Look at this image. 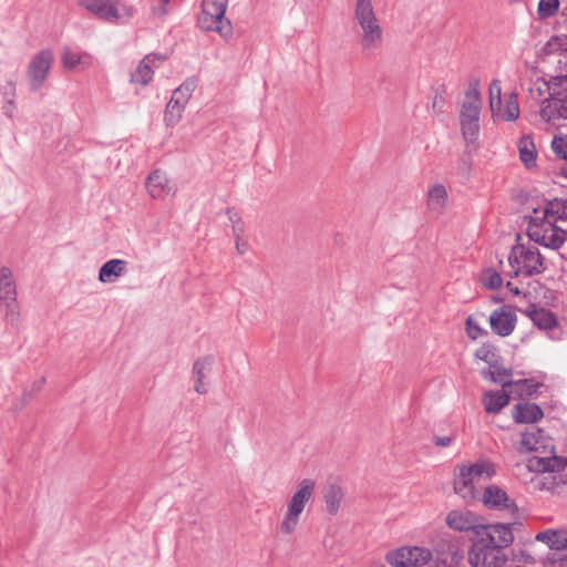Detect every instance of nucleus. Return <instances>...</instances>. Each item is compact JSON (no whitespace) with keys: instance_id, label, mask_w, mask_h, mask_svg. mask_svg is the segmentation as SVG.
I'll use <instances>...</instances> for the list:
<instances>
[{"instance_id":"22","label":"nucleus","mask_w":567,"mask_h":567,"mask_svg":"<svg viewBox=\"0 0 567 567\" xmlns=\"http://www.w3.org/2000/svg\"><path fill=\"white\" fill-rule=\"evenodd\" d=\"M536 540L546 544L554 553H564L567 549V530L546 529L536 535Z\"/></svg>"},{"instance_id":"26","label":"nucleus","mask_w":567,"mask_h":567,"mask_svg":"<svg viewBox=\"0 0 567 567\" xmlns=\"http://www.w3.org/2000/svg\"><path fill=\"white\" fill-rule=\"evenodd\" d=\"M464 466V471H467L470 475L475 480H488L496 474V468L493 462L487 458H480L472 464H461Z\"/></svg>"},{"instance_id":"16","label":"nucleus","mask_w":567,"mask_h":567,"mask_svg":"<svg viewBox=\"0 0 567 567\" xmlns=\"http://www.w3.org/2000/svg\"><path fill=\"white\" fill-rule=\"evenodd\" d=\"M164 60H166V56L157 53L145 55L131 74V82L143 86L147 85L153 79L154 68H158Z\"/></svg>"},{"instance_id":"57","label":"nucleus","mask_w":567,"mask_h":567,"mask_svg":"<svg viewBox=\"0 0 567 567\" xmlns=\"http://www.w3.org/2000/svg\"><path fill=\"white\" fill-rule=\"evenodd\" d=\"M522 558L526 563H533L534 561V558L529 554H526V553H522Z\"/></svg>"},{"instance_id":"46","label":"nucleus","mask_w":567,"mask_h":567,"mask_svg":"<svg viewBox=\"0 0 567 567\" xmlns=\"http://www.w3.org/2000/svg\"><path fill=\"white\" fill-rule=\"evenodd\" d=\"M489 93V104L493 105V101L501 103L502 102V86L499 80H493L488 87Z\"/></svg>"},{"instance_id":"36","label":"nucleus","mask_w":567,"mask_h":567,"mask_svg":"<svg viewBox=\"0 0 567 567\" xmlns=\"http://www.w3.org/2000/svg\"><path fill=\"white\" fill-rule=\"evenodd\" d=\"M519 157L526 167L536 165V152L530 137L524 136L518 142Z\"/></svg>"},{"instance_id":"45","label":"nucleus","mask_w":567,"mask_h":567,"mask_svg":"<svg viewBox=\"0 0 567 567\" xmlns=\"http://www.w3.org/2000/svg\"><path fill=\"white\" fill-rule=\"evenodd\" d=\"M551 147L558 157L567 159V136L554 137Z\"/></svg>"},{"instance_id":"52","label":"nucleus","mask_w":567,"mask_h":567,"mask_svg":"<svg viewBox=\"0 0 567 567\" xmlns=\"http://www.w3.org/2000/svg\"><path fill=\"white\" fill-rule=\"evenodd\" d=\"M454 441V436L451 435H444V436H434L433 442L436 446L440 447H446L451 445V443Z\"/></svg>"},{"instance_id":"38","label":"nucleus","mask_w":567,"mask_h":567,"mask_svg":"<svg viewBox=\"0 0 567 567\" xmlns=\"http://www.w3.org/2000/svg\"><path fill=\"white\" fill-rule=\"evenodd\" d=\"M185 107H186L185 105L179 104V103L175 104L173 100H169L166 105L165 115H164V121H165L166 125H168V126L176 125L181 121Z\"/></svg>"},{"instance_id":"42","label":"nucleus","mask_w":567,"mask_h":567,"mask_svg":"<svg viewBox=\"0 0 567 567\" xmlns=\"http://www.w3.org/2000/svg\"><path fill=\"white\" fill-rule=\"evenodd\" d=\"M475 358L488 363L491 367V363H495V348L491 344H483L481 348H478L475 352Z\"/></svg>"},{"instance_id":"31","label":"nucleus","mask_w":567,"mask_h":567,"mask_svg":"<svg viewBox=\"0 0 567 567\" xmlns=\"http://www.w3.org/2000/svg\"><path fill=\"white\" fill-rule=\"evenodd\" d=\"M213 363L212 357H205L197 359L193 364V373L195 377V391L198 394H205L207 392L204 385L205 372Z\"/></svg>"},{"instance_id":"37","label":"nucleus","mask_w":567,"mask_h":567,"mask_svg":"<svg viewBox=\"0 0 567 567\" xmlns=\"http://www.w3.org/2000/svg\"><path fill=\"white\" fill-rule=\"evenodd\" d=\"M539 433L540 431L523 433L517 446V451L519 453H530L537 451L539 444Z\"/></svg>"},{"instance_id":"48","label":"nucleus","mask_w":567,"mask_h":567,"mask_svg":"<svg viewBox=\"0 0 567 567\" xmlns=\"http://www.w3.org/2000/svg\"><path fill=\"white\" fill-rule=\"evenodd\" d=\"M567 466V458L564 457H554L553 460H548V466L546 470L555 472L564 470Z\"/></svg>"},{"instance_id":"28","label":"nucleus","mask_w":567,"mask_h":567,"mask_svg":"<svg viewBox=\"0 0 567 567\" xmlns=\"http://www.w3.org/2000/svg\"><path fill=\"white\" fill-rule=\"evenodd\" d=\"M379 19L372 0H357L353 8V20L358 25L369 23L372 20Z\"/></svg>"},{"instance_id":"59","label":"nucleus","mask_w":567,"mask_h":567,"mask_svg":"<svg viewBox=\"0 0 567 567\" xmlns=\"http://www.w3.org/2000/svg\"><path fill=\"white\" fill-rule=\"evenodd\" d=\"M44 382H45V379H44V378H42V379H40V380L35 383V385H37L38 390H40V389H41V386L43 385V383H44Z\"/></svg>"},{"instance_id":"51","label":"nucleus","mask_w":567,"mask_h":567,"mask_svg":"<svg viewBox=\"0 0 567 567\" xmlns=\"http://www.w3.org/2000/svg\"><path fill=\"white\" fill-rule=\"evenodd\" d=\"M16 109H17V105H16L14 100L4 101L2 111L8 118L12 120L14 117Z\"/></svg>"},{"instance_id":"43","label":"nucleus","mask_w":567,"mask_h":567,"mask_svg":"<svg viewBox=\"0 0 567 567\" xmlns=\"http://www.w3.org/2000/svg\"><path fill=\"white\" fill-rule=\"evenodd\" d=\"M466 334L470 339L476 340L480 336L487 334V331L481 328V326L470 316L465 321Z\"/></svg>"},{"instance_id":"58","label":"nucleus","mask_w":567,"mask_h":567,"mask_svg":"<svg viewBox=\"0 0 567 567\" xmlns=\"http://www.w3.org/2000/svg\"><path fill=\"white\" fill-rule=\"evenodd\" d=\"M507 287L509 288V290H511L514 295H519V293H520L519 289H518L517 287H513V286H512V282H509V281L507 282Z\"/></svg>"},{"instance_id":"33","label":"nucleus","mask_w":567,"mask_h":567,"mask_svg":"<svg viewBox=\"0 0 567 567\" xmlns=\"http://www.w3.org/2000/svg\"><path fill=\"white\" fill-rule=\"evenodd\" d=\"M196 86L197 81L194 78L187 79L174 90L171 100H173L175 104L179 103L186 106Z\"/></svg>"},{"instance_id":"13","label":"nucleus","mask_w":567,"mask_h":567,"mask_svg":"<svg viewBox=\"0 0 567 567\" xmlns=\"http://www.w3.org/2000/svg\"><path fill=\"white\" fill-rule=\"evenodd\" d=\"M359 44L361 53L371 56L381 48L383 42V28L379 19L359 25Z\"/></svg>"},{"instance_id":"35","label":"nucleus","mask_w":567,"mask_h":567,"mask_svg":"<svg viewBox=\"0 0 567 567\" xmlns=\"http://www.w3.org/2000/svg\"><path fill=\"white\" fill-rule=\"evenodd\" d=\"M462 136L465 141L466 148L475 151L478 148V136H480V122L460 124Z\"/></svg>"},{"instance_id":"1","label":"nucleus","mask_w":567,"mask_h":567,"mask_svg":"<svg viewBox=\"0 0 567 567\" xmlns=\"http://www.w3.org/2000/svg\"><path fill=\"white\" fill-rule=\"evenodd\" d=\"M514 542L511 524H489L487 529L474 537L467 553L471 567H503L507 561L505 549Z\"/></svg>"},{"instance_id":"24","label":"nucleus","mask_w":567,"mask_h":567,"mask_svg":"<svg viewBox=\"0 0 567 567\" xmlns=\"http://www.w3.org/2000/svg\"><path fill=\"white\" fill-rule=\"evenodd\" d=\"M127 261L124 259H111L106 261L99 270V280L101 282H113L114 279L126 272Z\"/></svg>"},{"instance_id":"12","label":"nucleus","mask_w":567,"mask_h":567,"mask_svg":"<svg viewBox=\"0 0 567 567\" xmlns=\"http://www.w3.org/2000/svg\"><path fill=\"white\" fill-rule=\"evenodd\" d=\"M435 559L432 560L435 567H456L463 559V551L452 536L446 535L435 545Z\"/></svg>"},{"instance_id":"39","label":"nucleus","mask_w":567,"mask_h":567,"mask_svg":"<svg viewBox=\"0 0 567 567\" xmlns=\"http://www.w3.org/2000/svg\"><path fill=\"white\" fill-rule=\"evenodd\" d=\"M528 91L533 97H542L545 94H548V97H551V78L549 80H544L538 76L532 81Z\"/></svg>"},{"instance_id":"30","label":"nucleus","mask_w":567,"mask_h":567,"mask_svg":"<svg viewBox=\"0 0 567 567\" xmlns=\"http://www.w3.org/2000/svg\"><path fill=\"white\" fill-rule=\"evenodd\" d=\"M539 209L544 217H550L555 221L567 220V197L554 198Z\"/></svg>"},{"instance_id":"29","label":"nucleus","mask_w":567,"mask_h":567,"mask_svg":"<svg viewBox=\"0 0 567 567\" xmlns=\"http://www.w3.org/2000/svg\"><path fill=\"white\" fill-rule=\"evenodd\" d=\"M343 498V491L337 484H328L323 489V501L326 503L327 512L330 515H336L340 508Z\"/></svg>"},{"instance_id":"40","label":"nucleus","mask_w":567,"mask_h":567,"mask_svg":"<svg viewBox=\"0 0 567 567\" xmlns=\"http://www.w3.org/2000/svg\"><path fill=\"white\" fill-rule=\"evenodd\" d=\"M559 0H539L537 14L540 20L555 16L559 10Z\"/></svg>"},{"instance_id":"44","label":"nucleus","mask_w":567,"mask_h":567,"mask_svg":"<svg viewBox=\"0 0 567 567\" xmlns=\"http://www.w3.org/2000/svg\"><path fill=\"white\" fill-rule=\"evenodd\" d=\"M543 565L544 567H567V553H553Z\"/></svg>"},{"instance_id":"8","label":"nucleus","mask_w":567,"mask_h":567,"mask_svg":"<svg viewBox=\"0 0 567 567\" xmlns=\"http://www.w3.org/2000/svg\"><path fill=\"white\" fill-rule=\"evenodd\" d=\"M17 285L13 272L9 267L0 269V306L3 309L4 320L12 327L20 321V307L17 300Z\"/></svg>"},{"instance_id":"47","label":"nucleus","mask_w":567,"mask_h":567,"mask_svg":"<svg viewBox=\"0 0 567 567\" xmlns=\"http://www.w3.org/2000/svg\"><path fill=\"white\" fill-rule=\"evenodd\" d=\"M515 384L519 386L520 390L528 395H533L534 393H536L537 389L540 386L538 383H532L527 379L516 381Z\"/></svg>"},{"instance_id":"11","label":"nucleus","mask_w":567,"mask_h":567,"mask_svg":"<svg viewBox=\"0 0 567 567\" xmlns=\"http://www.w3.org/2000/svg\"><path fill=\"white\" fill-rule=\"evenodd\" d=\"M446 525L456 532H472L475 537L487 529L489 524H484L483 518L467 509H453L447 513Z\"/></svg>"},{"instance_id":"14","label":"nucleus","mask_w":567,"mask_h":567,"mask_svg":"<svg viewBox=\"0 0 567 567\" xmlns=\"http://www.w3.org/2000/svg\"><path fill=\"white\" fill-rule=\"evenodd\" d=\"M482 99L478 83H470L461 105L460 124L480 122Z\"/></svg>"},{"instance_id":"17","label":"nucleus","mask_w":567,"mask_h":567,"mask_svg":"<svg viewBox=\"0 0 567 567\" xmlns=\"http://www.w3.org/2000/svg\"><path fill=\"white\" fill-rule=\"evenodd\" d=\"M145 185L148 194L154 199H163L167 195L175 193L174 187L169 184L167 175L159 169H155L148 175Z\"/></svg>"},{"instance_id":"27","label":"nucleus","mask_w":567,"mask_h":567,"mask_svg":"<svg viewBox=\"0 0 567 567\" xmlns=\"http://www.w3.org/2000/svg\"><path fill=\"white\" fill-rule=\"evenodd\" d=\"M482 374L485 379H491L492 382L501 384L503 389L513 384L512 371L497 362L491 363V367H488V369H484Z\"/></svg>"},{"instance_id":"23","label":"nucleus","mask_w":567,"mask_h":567,"mask_svg":"<svg viewBox=\"0 0 567 567\" xmlns=\"http://www.w3.org/2000/svg\"><path fill=\"white\" fill-rule=\"evenodd\" d=\"M524 313L542 330L553 329L557 326V318L550 310L532 306Z\"/></svg>"},{"instance_id":"20","label":"nucleus","mask_w":567,"mask_h":567,"mask_svg":"<svg viewBox=\"0 0 567 567\" xmlns=\"http://www.w3.org/2000/svg\"><path fill=\"white\" fill-rule=\"evenodd\" d=\"M62 66L69 71L76 69L85 70L92 66L93 58L87 52H76L65 47L61 54Z\"/></svg>"},{"instance_id":"2","label":"nucleus","mask_w":567,"mask_h":567,"mask_svg":"<svg viewBox=\"0 0 567 567\" xmlns=\"http://www.w3.org/2000/svg\"><path fill=\"white\" fill-rule=\"evenodd\" d=\"M527 235L530 240L550 249H559L567 239V231L556 225L550 217H544L540 209L534 208L529 216Z\"/></svg>"},{"instance_id":"25","label":"nucleus","mask_w":567,"mask_h":567,"mask_svg":"<svg viewBox=\"0 0 567 567\" xmlns=\"http://www.w3.org/2000/svg\"><path fill=\"white\" fill-rule=\"evenodd\" d=\"M509 400L508 393L503 389L502 391L485 392L482 402L487 413L496 414L509 403Z\"/></svg>"},{"instance_id":"15","label":"nucleus","mask_w":567,"mask_h":567,"mask_svg":"<svg viewBox=\"0 0 567 567\" xmlns=\"http://www.w3.org/2000/svg\"><path fill=\"white\" fill-rule=\"evenodd\" d=\"M517 317L509 306L495 309L489 316L492 331L499 337H508L516 327Z\"/></svg>"},{"instance_id":"19","label":"nucleus","mask_w":567,"mask_h":567,"mask_svg":"<svg viewBox=\"0 0 567 567\" xmlns=\"http://www.w3.org/2000/svg\"><path fill=\"white\" fill-rule=\"evenodd\" d=\"M475 480L464 471V466L461 464L455 466L453 487L454 492L460 495L463 499L470 501L475 498Z\"/></svg>"},{"instance_id":"4","label":"nucleus","mask_w":567,"mask_h":567,"mask_svg":"<svg viewBox=\"0 0 567 567\" xmlns=\"http://www.w3.org/2000/svg\"><path fill=\"white\" fill-rule=\"evenodd\" d=\"M315 488L316 483L310 478H305L299 483L298 489L288 501L287 512L280 523V532L284 535H291L296 530L300 515L307 503L311 499Z\"/></svg>"},{"instance_id":"56","label":"nucleus","mask_w":567,"mask_h":567,"mask_svg":"<svg viewBox=\"0 0 567 567\" xmlns=\"http://www.w3.org/2000/svg\"><path fill=\"white\" fill-rule=\"evenodd\" d=\"M159 3V8L156 11L159 16H165L168 12L167 6L171 2V0H157Z\"/></svg>"},{"instance_id":"3","label":"nucleus","mask_w":567,"mask_h":567,"mask_svg":"<svg viewBox=\"0 0 567 567\" xmlns=\"http://www.w3.org/2000/svg\"><path fill=\"white\" fill-rule=\"evenodd\" d=\"M228 0H203L198 16V27L205 32H217L228 40L233 35L231 22L225 18Z\"/></svg>"},{"instance_id":"9","label":"nucleus","mask_w":567,"mask_h":567,"mask_svg":"<svg viewBox=\"0 0 567 567\" xmlns=\"http://www.w3.org/2000/svg\"><path fill=\"white\" fill-rule=\"evenodd\" d=\"M393 567H421L432 561V551L419 546H403L385 556Z\"/></svg>"},{"instance_id":"34","label":"nucleus","mask_w":567,"mask_h":567,"mask_svg":"<svg viewBox=\"0 0 567 567\" xmlns=\"http://www.w3.org/2000/svg\"><path fill=\"white\" fill-rule=\"evenodd\" d=\"M519 117L518 95L515 92L508 94L505 99L499 118L506 122L516 121Z\"/></svg>"},{"instance_id":"53","label":"nucleus","mask_w":567,"mask_h":567,"mask_svg":"<svg viewBox=\"0 0 567 567\" xmlns=\"http://www.w3.org/2000/svg\"><path fill=\"white\" fill-rule=\"evenodd\" d=\"M227 215H228L229 220L233 224V227L236 226L238 229H240V228L244 229L241 219L237 213L233 212L231 209H227Z\"/></svg>"},{"instance_id":"49","label":"nucleus","mask_w":567,"mask_h":567,"mask_svg":"<svg viewBox=\"0 0 567 567\" xmlns=\"http://www.w3.org/2000/svg\"><path fill=\"white\" fill-rule=\"evenodd\" d=\"M244 233V229H238L234 226V236L236 238V248L240 255H244L247 251V244L240 240V236Z\"/></svg>"},{"instance_id":"32","label":"nucleus","mask_w":567,"mask_h":567,"mask_svg":"<svg viewBox=\"0 0 567 567\" xmlns=\"http://www.w3.org/2000/svg\"><path fill=\"white\" fill-rule=\"evenodd\" d=\"M447 200L446 187L442 184H435L432 186L427 194V207L431 210L440 212L445 206Z\"/></svg>"},{"instance_id":"5","label":"nucleus","mask_w":567,"mask_h":567,"mask_svg":"<svg viewBox=\"0 0 567 567\" xmlns=\"http://www.w3.org/2000/svg\"><path fill=\"white\" fill-rule=\"evenodd\" d=\"M513 276L532 277L545 271L544 258L534 246L516 245L508 255Z\"/></svg>"},{"instance_id":"18","label":"nucleus","mask_w":567,"mask_h":567,"mask_svg":"<svg viewBox=\"0 0 567 567\" xmlns=\"http://www.w3.org/2000/svg\"><path fill=\"white\" fill-rule=\"evenodd\" d=\"M482 502L491 509H508L515 506V503L508 497L506 491L497 485H489L484 489Z\"/></svg>"},{"instance_id":"60","label":"nucleus","mask_w":567,"mask_h":567,"mask_svg":"<svg viewBox=\"0 0 567 567\" xmlns=\"http://www.w3.org/2000/svg\"><path fill=\"white\" fill-rule=\"evenodd\" d=\"M516 567H520V566H516Z\"/></svg>"},{"instance_id":"10","label":"nucleus","mask_w":567,"mask_h":567,"mask_svg":"<svg viewBox=\"0 0 567 567\" xmlns=\"http://www.w3.org/2000/svg\"><path fill=\"white\" fill-rule=\"evenodd\" d=\"M53 61L54 53L51 49H43L32 56L27 69V76L31 91L35 92L43 86L52 68Z\"/></svg>"},{"instance_id":"41","label":"nucleus","mask_w":567,"mask_h":567,"mask_svg":"<svg viewBox=\"0 0 567 567\" xmlns=\"http://www.w3.org/2000/svg\"><path fill=\"white\" fill-rule=\"evenodd\" d=\"M482 281L485 287L489 289H497L502 286L503 279L499 272L493 269H487L482 275Z\"/></svg>"},{"instance_id":"6","label":"nucleus","mask_w":567,"mask_h":567,"mask_svg":"<svg viewBox=\"0 0 567 567\" xmlns=\"http://www.w3.org/2000/svg\"><path fill=\"white\" fill-rule=\"evenodd\" d=\"M79 4L99 20L112 24L122 23L135 13L134 7L126 6L120 0H80Z\"/></svg>"},{"instance_id":"55","label":"nucleus","mask_w":567,"mask_h":567,"mask_svg":"<svg viewBox=\"0 0 567 567\" xmlns=\"http://www.w3.org/2000/svg\"><path fill=\"white\" fill-rule=\"evenodd\" d=\"M444 105V97L442 95L436 94L433 99L432 106L435 111L441 112Z\"/></svg>"},{"instance_id":"7","label":"nucleus","mask_w":567,"mask_h":567,"mask_svg":"<svg viewBox=\"0 0 567 567\" xmlns=\"http://www.w3.org/2000/svg\"><path fill=\"white\" fill-rule=\"evenodd\" d=\"M539 115L545 122L567 120V75L551 76V97L543 101Z\"/></svg>"},{"instance_id":"54","label":"nucleus","mask_w":567,"mask_h":567,"mask_svg":"<svg viewBox=\"0 0 567 567\" xmlns=\"http://www.w3.org/2000/svg\"><path fill=\"white\" fill-rule=\"evenodd\" d=\"M489 107H491L493 118L494 120L499 118V115H501V112L503 109V102L497 103V102L493 101V105L489 104Z\"/></svg>"},{"instance_id":"50","label":"nucleus","mask_w":567,"mask_h":567,"mask_svg":"<svg viewBox=\"0 0 567 567\" xmlns=\"http://www.w3.org/2000/svg\"><path fill=\"white\" fill-rule=\"evenodd\" d=\"M2 95H3L4 101L16 100L17 90H16V83L13 81H8L6 86L2 89Z\"/></svg>"},{"instance_id":"21","label":"nucleus","mask_w":567,"mask_h":567,"mask_svg":"<svg viewBox=\"0 0 567 567\" xmlns=\"http://www.w3.org/2000/svg\"><path fill=\"white\" fill-rule=\"evenodd\" d=\"M543 416V410L536 403H518L513 409V419L518 424L536 423Z\"/></svg>"}]
</instances>
